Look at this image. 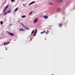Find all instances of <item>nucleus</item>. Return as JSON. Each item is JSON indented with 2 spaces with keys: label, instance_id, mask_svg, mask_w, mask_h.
<instances>
[{
  "label": "nucleus",
  "instance_id": "6e6552de",
  "mask_svg": "<svg viewBox=\"0 0 75 75\" xmlns=\"http://www.w3.org/2000/svg\"><path fill=\"white\" fill-rule=\"evenodd\" d=\"M49 30H47V33L46 32H45V34H48L49 33Z\"/></svg>",
  "mask_w": 75,
  "mask_h": 75
},
{
  "label": "nucleus",
  "instance_id": "412c9836",
  "mask_svg": "<svg viewBox=\"0 0 75 75\" xmlns=\"http://www.w3.org/2000/svg\"><path fill=\"white\" fill-rule=\"evenodd\" d=\"M8 8V6L7 5V6L5 8L7 9Z\"/></svg>",
  "mask_w": 75,
  "mask_h": 75
},
{
  "label": "nucleus",
  "instance_id": "cd10ccee",
  "mask_svg": "<svg viewBox=\"0 0 75 75\" xmlns=\"http://www.w3.org/2000/svg\"><path fill=\"white\" fill-rule=\"evenodd\" d=\"M21 25L22 26H24V25H23V24H22V23H21Z\"/></svg>",
  "mask_w": 75,
  "mask_h": 75
},
{
  "label": "nucleus",
  "instance_id": "ddd939ff",
  "mask_svg": "<svg viewBox=\"0 0 75 75\" xmlns=\"http://www.w3.org/2000/svg\"><path fill=\"white\" fill-rule=\"evenodd\" d=\"M10 43V42H8L5 45H6L7 44H8Z\"/></svg>",
  "mask_w": 75,
  "mask_h": 75
},
{
  "label": "nucleus",
  "instance_id": "f257e3e1",
  "mask_svg": "<svg viewBox=\"0 0 75 75\" xmlns=\"http://www.w3.org/2000/svg\"><path fill=\"white\" fill-rule=\"evenodd\" d=\"M19 31H20L23 32L25 31V29H19Z\"/></svg>",
  "mask_w": 75,
  "mask_h": 75
},
{
  "label": "nucleus",
  "instance_id": "423d86ee",
  "mask_svg": "<svg viewBox=\"0 0 75 75\" xmlns=\"http://www.w3.org/2000/svg\"><path fill=\"white\" fill-rule=\"evenodd\" d=\"M62 10V9L61 8H58L57 10V12H60Z\"/></svg>",
  "mask_w": 75,
  "mask_h": 75
},
{
  "label": "nucleus",
  "instance_id": "2eb2a0df",
  "mask_svg": "<svg viewBox=\"0 0 75 75\" xmlns=\"http://www.w3.org/2000/svg\"><path fill=\"white\" fill-rule=\"evenodd\" d=\"M7 13H8L7 12H6L4 14V16L6 15L7 14Z\"/></svg>",
  "mask_w": 75,
  "mask_h": 75
},
{
  "label": "nucleus",
  "instance_id": "9d476101",
  "mask_svg": "<svg viewBox=\"0 0 75 75\" xmlns=\"http://www.w3.org/2000/svg\"><path fill=\"white\" fill-rule=\"evenodd\" d=\"M33 11H31L30 13H29V15H31L33 13Z\"/></svg>",
  "mask_w": 75,
  "mask_h": 75
},
{
  "label": "nucleus",
  "instance_id": "7c9ffc66",
  "mask_svg": "<svg viewBox=\"0 0 75 75\" xmlns=\"http://www.w3.org/2000/svg\"><path fill=\"white\" fill-rule=\"evenodd\" d=\"M9 25H11V24H10Z\"/></svg>",
  "mask_w": 75,
  "mask_h": 75
},
{
  "label": "nucleus",
  "instance_id": "72a5a7b5",
  "mask_svg": "<svg viewBox=\"0 0 75 75\" xmlns=\"http://www.w3.org/2000/svg\"><path fill=\"white\" fill-rule=\"evenodd\" d=\"M5 48H6V47H5Z\"/></svg>",
  "mask_w": 75,
  "mask_h": 75
},
{
  "label": "nucleus",
  "instance_id": "c9c22d12",
  "mask_svg": "<svg viewBox=\"0 0 75 75\" xmlns=\"http://www.w3.org/2000/svg\"><path fill=\"white\" fill-rule=\"evenodd\" d=\"M52 75H53V74H52Z\"/></svg>",
  "mask_w": 75,
  "mask_h": 75
},
{
  "label": "nucleus",
  "instance_id": "c756f323",
  "mask_svg": "<svg viewBox=\"0 0 75 75\" xmlns=\"http://www.w3.org/2000/svg\"><path fill=\"white\" fill-rule=\"evenodd\" d=\"M4 45H5L6 44V43H5V42H4Z\"/></svg>",
  "mask_w": 75,
  "mask_h": 75
},
{
  "label": "nucleus",
  "instance_id": "2f4dec72",
  "mask_svg": "<svg viewBox=\"0 0 75 75\" xmlns=\"http://www.w3.org/2000/svg\"><path fill=\"white\" fill-rule=\"evenodd\" d=\"M5 9L6 10V8Z\"/></svg>",
  "mask_w": 75,
  "mask_h": 75
},
{
  "label": "nucleus",
  "instance_id": "aec40b11",
  "mask_svg": "<svg viewBox=\"0 0 75 75\" xmlns=\"http://www.w3.org/2000/svg\"><path fill=\"white\" fill-rule=\"evenodd\" d=\"M8 8V6L7 5V6L5 8L7 9Z\"/></svg>",
  "mask_w": 75,
  "mask_h": 75
},
{
  "label": "nucleus",
  "instance_id": "c85d7f7f",
  "mask_svg": "<svg viewBox=\"0 0 75 75\" xmlns=\"http://www.w3.org/2000/svg\"><path fill=\"white\" fill-rule=\"evenodd\" d=\"M30 40H31V41L32 40V38H30Z\"/></svg>",
  "mask_w": 75,
  "mask_h": 75
},
{
  "label": "nucleus",
  "instance_id": "7ed1b4c3",
  "mask_svg": "<svg viewBox=\"0 0 75 75\" xmlns=\"http://www.w3.org/2000/svg\"><path fill=\"white\" fill-rule=\"evenodd\" d=\"M38 21V19L36 18V19H35V20L34 22L35 23H36L37 21Z\"/></svg>",
  "mask_w": 75,
  "mask_h": 75
},
{
  "label": "nucleus",
  "instance_id": "a878e982",
  "mask_svg": "<svg viewBox=\"0 0 75 75\" xmlns=\"http://www.w3.org/2000/svg\"><path fill=\"white\" fill-rule=\"evenodd\" d=\"M32 2V3H33V4H34V3H35V1H33Z\"/></svg>",
  "mask_w": 75,
  "mask_h": 75
},
{
  "label": "nucleus",
  "instance_id": "a211bd4d",
  "mask_svg": "<svg viewBox=\"0 0 75 75\" xmlns=\"http://www.w3.org/2000/svg\"><path fill=\"white\" fill-rule=\"evenodd\" d=\"M33 4V2H32L30 3V4H29V6L30 5H31Z\"/></svg>",
  "mask_w": 75,
  "mask_h": 75
},
{
  "label": "nucleus",
  "instance_id": "f3484780",
  "mask_svg": "<svg viewBox=\"0 0 75 75\" xmlns=\"http://www.w3.org/2000/svg\"><path fill=\"white\" fill-rule=\"evenodd\" d=\"M33 4V2H32L30 3V4H29V6L30 5H31Z\"/></svg>",
  "mask_w": 75,
  "mask_h": 75
},
{
  "label": "nucleus",
  "instance_id": "39448f33",
  "mask_svg": "<svg viewBox=\"0 0 75 75\" xmlns=\"http://www.w3.org/2000/svg\"><path fill=\"white\" fill-rule=\"evenodd\" d=\"M43 17H44L45 19H46L47 18H49L48 17V16H43Z\"/></svg>",
  "mask_w": 75,
  "mask_h": 75
},
{
  "label": "nucleus",
  "instance_id": "f8f14e48",
  "mask_svg": "<svg viewBox=\"0 0 75 75\" xmlns=\"http://www.w3.org/2000/svg\"><path fill=\"white\" fill-rule=\"evenodd\" d=\"M25 15H23V16H22V17L23 18H25Z\"/></svg>",
  "mask_w": 75,
  "mask_h": 75
},
{
  "label": "nucleus",
  "instance_id": "b1692460",
  "mask_svg": "<svg viewBox=\"0 0 75 75\" xmlns=\"http://www.w3.org/2000/svg\"><path fill=\"white\" fill-rule=\"evenodd\" d=\"M11 12V11H8V13H10Z\"/></svg>",
  "mask_w": 75,
  "mask_h": 75
},
{
  "label": "nucleus",
  "instance_id": "473e14b6",
  "mask_svg": "<svg viewBox=\"0 0 75 75\" xmlns=\"http://www.w3.org/2000/svg\"><path fill=\"white\" fill-rule=\"evenodd\" d=\"M18 22H20V21H18Z\"/></svg>",
  "mask_w": 75,
  "mask_h": 75
},
{
  "label": "nucleus",
  "instance_id": "20e7f679",
  "mask_svg": "<svg viewBox=\"0 0 75 75\" xmlns=\"http://www.w3.org/2000/svg\"><path fill=\"white\" fill-rule=\"evenodd\" d=\"M37 30H36V31H35V34L34 35V36H35L36 35V33H37Z\"/></svg>",
  "mask_w": 75,
  "mask_h": 75
},
{
  "label": "nucleus",
  "instance_id": "0eeeda50",
  "mask_svg": "<svg viewBox=\"0 0 75 75\" xmlns=\"http://www.w3.org/2000/svg\"><path fill=\"white\" fill-rule=\"evenodd\" d=\"M49 4L50 5H52L53 4L51 2H49Z\"/></svg>",
  "mask_w": 75,
  "mask_h": 75
},
{
  "label": "nucleus",
  "instance_id": "393cba45",
  "mask_svg": "<svg viewBox=\"0 0 75 75\" xmlns=\"http://www.w3.org/2000/svg\"><path fill=\"white\" fill-rule=\"evenodd\" d=\"M3 23V22L2 21L1 22H0L1 24V25Z\"/></svg>",
  "mask_w": 75,
  "mask_h": 75
},
{
  "label": "nucleus",
  "instance_id": "4be33fe9",
  "mask_svg": "<svg viewBox=\"0 0 75 75\" xmlns=\"http://www.w3.org/2000/svg\"><path fill=\"white\" fill-rule=\"evenodd\" d=\"M26 29L27 30H30V29H29L28 28L26 27Z\"/></svg>",
  "mask_w": 75,
  "mask_h": 75
},
{
  "label": "nucleus",
  "instance_id": "bb28decb",
  "mask_svg": "<svg viewBox=\"0 0 75 75\" xmlns=\"http://www.w3.org/2000/svg\"><path fill=\"white\" fill-rule=\"evenodd\" d=\"M5 11H6V10L4 9L3 11L4 12Z\"/></svg>",
  "mask_w": 75,
  "mask_h": 75
},
{
  "label": "nucleus",
  "instance_id": "dca6fc26",
  "mask_svg": "<svg viewBox=\"0 0 75 75\" xmlns=\"http://www.w3.org/2000/svg\"><path fill=\"white\" fill-rule=\"evenodd\" d=\"M34 33V30H33V31H32V33H31V35L33 34Z\"/></svg>",
  "mask_w": 75,
  "mask_h": 75
},
{
  "label": "nucleus",
  "instance_id": "1a4fd4ad",
  "mask_svg": "<svg viewBox=\"0 0 75 75\" xmlns=\"http://www.w3.org/2000/svg\"><path fill=\"white\" fill-rule=\"evenodd\" d=\"M18 10V8H17L16 9H15V11H14V12H15L16 11H17Z\"/></svg>",
  "mask_w": 75,
  "mask_h": 75
},
{
  "label": "nucleus",
  "instance_id": "4468645a",
  "mask_svg": "<svg viewBox=\"0 0 75 75\" xmlns=\"http://www.w3.org/2000/svg\"><path fill=\"white\" fill-rule=\"evenodd\" d=\"M59 25L60 26V27H61V26L62 25V24L61 23H60V24H59Z\"/></svg>",
  "mask_w": 75,
  "mask_h": 75
},
{
  "label": "nucleus",
  "instance_id": "f03ea898",
  "mask_svg": "<svg viewBox=\"0 0 75 75\" xmlns=\"http://www.w3.org/2000/svg\"><path fill=\"white\" fill-rule=\"evenodd\" d=\"M8 33L10 35H11V36H14V34H13V33Z\"/></svg>",
  "mask_w": 75,
  "mask_h": 75
},
{
  "label": "nucleus",
  "instance_id": "6ab92c4d",
  "mask_svg": "<svg viewBox=\"0 0 75 75\" xmlns=\"http://www.w3.org/2000/svg\"><path fill=\"white\" fill-rule=\"evenodd\" d=\"M8 8V6L7 5V6L5 8L7 9Z\"/></svg>",
  "mask_w": 75,
  "mask_h": 75
},
{
  "label": "nucleus",
  "instance_id": "f704fd0d",
  "mask_svg": "<svg viewBox=\"0 0 75 75\" xmlns=\"http://www.w3.org/2000/svg\"><path fill=\"white\" fill-rule=\"evenodd\" d=\"M7 50V49L6 50Z\"/></svg>",
  "mask_w": 75,
  "mask_h": 75
},
{
  "label": "nucleus",
  "instance_id": "5701e85b",
  "mask_svg": "<svg viewBox=\"0 0 75 75\" xmlns=\"http://www.w3.org/2000/svg\"><path fill=\"white\" fill-rule=\"evenodd\" d=\"M15 0H11V2H13L14 1H15Z\"/></svg>",
  "mask_w": 75,
  "mask_h": 75
},
{
  "label": "nucleus",
  "instance_id": "9b49d317",
  "mask_svg": "<svg viewBox=\"0 0 75 75\" xmlns=\"http://www.w3.org/2000/svg\"><path fill=\"white\" fill-rule=\"evenodd\" d=\"M46 32L45 31H43L42 32L40 33L41 34H44V33H45Z\"/></svg>",
  "mask_w": 75,
  "mask_h": 75
}]
</instances>
